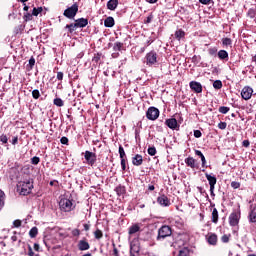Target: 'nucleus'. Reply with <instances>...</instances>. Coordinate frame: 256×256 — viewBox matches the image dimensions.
Masks as SVG:
<instances>
[{
    "label": "nucleus",
    "mask_w": 256,
    "mask_h": 256,
    "mask_svg": "<svg viewBox=\"0 0 256 256\" xmlns=\"http://www.w3.org/2000/svg\"><path fill=\"white\" fill-rule=\"evenodd\" d=\"M17 191L20 193V195L27 196L31 195V192L33 191V180H25V181H19L17 183Z\"/></svg>",
    "instance_id": "obj_1"
},
{
    "label": "nucleus",
    "mask_w": 256,
    "mask_h": 256,
    "mask_svg": "<svg viewBox=\"0 0 256 256\" xmlns=\"http://www.w3.org/2000/svg\"><path fill=\"white\" fill-rule=\"evenodd\" d=\"M59 207L63 213H71L75 209V204H73V200L63 197L59 201Z\"/></svg>",
    "instance_id": "obj_2"
},
{
    "label": "nucleus",
    "mask_w": 256,
    "mask_h": 256,
    "mask_svg": "<svg viewBox=\"0 0 256 256\" xmlns=\"http://www.w3.org/2000/svg\"><path fill=\"white\" fill-rule=\"evenodd\" d=\"M144 63L148 67H153L159 63V54L155 50L148 52L144 57Z\"/></svg>",
    "instance_id": "obj_3"
},
{
    "label": "nucleus",
    "mask_w": 256,
    "mask_h": 256,
    "mask_svg": "<svg viewBox=\"0 0 256 256\" xmlns=\"http://www.w3.org/2000/svg\"><path fill=\"white\" fill-rule=\"evenodd\" d=\"M173 235V229L169 225H163L158 229L157 241H163L167 239V237H171Z\"/></svg>",
    "instance_id": "obj_4"
},
{
    "label": "nucleus",
    "mask_w": 256,
    "mask_h": 256,
    "mask_svg": "<svg viewBox=\"0 0 256 256\" xmlns=\"http://www.w3.org/2000/svg\"><path fill=\"white\" fill-rule=\"evenodd\" d=\"M130 256H141V243L139 239H133L130 243Z\"/></svg>",
    "instance_id": "obj_5"
},
{
    "label": "nucleus",
    "mask_w": 256,
    "mask_h": 256,
    "mask_svg": "<svg viewBox=\"0 0 256 256\" xmlns=\"http://www.w3.org/2000/svg\"><path fill=\"white\" fill-rule=\"evenodd\" d=\"M79 12V4L75 2L71 7H68L66 10H64V17H67V19H75V16Z\"/></svg>",
    "instance_id": "obj_6"
},
{
    "label": "nucleus",
    "mask_w": 256,
    "mask_h": 256,
    "mask_svg": "<svg viewBox=\"0 0 256 256\" xmlns=\"http://www.w3.org/2000/svg\"><path fill=\"white\" fill-rule=\"evenodd\" d=\"M205 177L210 186V195L215 197V185H217V177L214 174L205 173Z\"/></svg>",
    "instance_id": "obj_7"
},
{
    "label": "nucleus",
    "mask_w": 256,
    "mask_h": 256,
    "mask_svg": "<svg viewBox=\"0 0 256 256\" xmlns=\"http://www.w3.org/2000/svg\"><path fill=\"white\" fill-rule=\"evenodd\" d=\"M240 219H241V210H236L232 212L229 216V225L231 227H237V225H239Z\"/></svg>",
    "instance_id": "obj_8"
},
{
    "label": "nucleus",
    "mask_w": 256,
    "mask_h": 256,
    "mask_svg": "<svg viewBox=\"0 0 256 256\" xmlns=\"http://www.w3.org/2000/svg\"><path fill=\"white\" fill-rule=\"evenodd\" d=\"M84 159L87 163V165H90V167H93V165H95V163H97V154L86 150L84 153Z\"/></svg>",
    "instance_id": "obj_9"
},
{
    "label": "nucleus",
    "mask_w": 256,
    "mask_h": 256,
    "mask_svg": "<svg viewBox=\"0 0 256 256\" xmlns=\"http://www.w3.org/2000/svg\"><path fill=\"white\" fill-rule=\"evenodd\" d=\"M159 113V109L151 106L146 112V117L149 119V121H157V119H159Z\"/></svg>",
    "instance_id": "obj_10"
},
{
    "label": "nucleus",
    "mask_w": 256,
    "mask_h": 256,
    "mask_svg": "<svg viewBox=\"0 0 256 256\" xmlns=\"http://www.w3.org/2000/svg\"><path fill=\"white\" fill-rule=\"evenodd\" d=\"M205 239L208 245H211L212 247H217V244L219 243V237L217 236L216 233H213V232H209L205 236Z\"/></svg>",
    "instance_id": "obj_11"
},
{
    "label": "nucleus",
    "mask_w": 256,
    "mask_h": 256,
    "mask_svg": "<svg viewBox=\"0 0 256 256\" xmlns=\"http://www.w3.org/2000/svg\"><path fill=\"white\" fill-rule=\"evenodd\" d=\"M165 126L169 127V129H172V131H179V122H177V119L175 118H168L165 120Z\"/></svg>",
    "instance_id": "obj_12"
},
{
    "label": "nucleus",
    "mask_w": 256,
    "mask_h": 256,
    "mask_svg": "<svg viewBox=\"0 0 256 256\" xmlns=\"http://www.w3.org/2000/svg\"><path fill=\"white\" fill-rule=\"evenodd\" d=\"M157 203H158V205H161V207H170L171 199H169V197H167V195L162 194L157 197Z\"/></svg>",
    "instance_id": "obj_13"
},
{
    "label": "nucleus",
    "mask_w": 256,
    "mask_h": 256,
    "mask_svg": "<svg viewBox=\"0 0 256 256\" xmlns=\"http://www.w3.org/2000/svg\"><path fill=\"white\" fill-rule=\"evenodd\" d=\"M241 97L245 101H249V99H251V97H253V88H251L249 86H245L241 91Z\"/></svg>",
    "instance_id": "obj_14"
},
{
    "label": "nucleus",
    "mask_w": 256,
    "mask_h": 256,
    "mask_svg": "<svg viewBox=\"0 0 256 256\" xmlns=\"http://www.w3.org/2000/svg\"><path fill=\"white\" fill-rule=\"evenodd\" d=\"M191 91L194 93H203V85L197 81H191L189 83Z\"/></svg>",
    "instance_id": "obj_15"
},
{
    "label": "nucleus",
    "mask_w": 256,
    "mask_h": 256,
    "mask_svg": "<svg viewBox=\"0 0 256 256\" xmlns=\"http://www.w3.org/2000/svg\"><path fill=\"white\" fill-rule=\"evenodd\" d=\"M78 249L79 251H89V249H91V245L87 239H83L78 242Z\"/></svg>",
    "instance_id": "obj_16"
},
{
    "label": "nucleus",
    "mask_w": 256,
    "mask_h": 256,
    "mask_svg": "<svg viewBox=\"0 0 256 256\" xmlns=\"http://www.w3.org/2000/svg\"><path fill=\"white\" fill-rule=\"evenodd\" d=\"M132 165L135 167H141V165H143V156L141 154H136L132 157Z\"/></svg>",
    "instance_id": "obj_17"
},
{
    "label": "nucleus",
    "mask_w": 256,
    "mask_h": 256,
    "mask_svg": "<svg viewBox=\"0 0 256 256\" xmlns=\"http://www.w3.org/2000/svg\"><path fill=\"white\" fill-rule=\"evenodd\" d=\"M76 26L78 29H83L89 25V19L87 18H79L75 20Z\"/></svg>",
    "instance_id": "obj_18"
},
{
    "label": "nucleus",
    "mask_w": 256,
    "mask_h": 256,
    "mask_svg": "<svg viewBox=\"0 0 256 256\" xmlns=\"http://www.w3.org/2000/svg\"><path fill=\"white\" fill-rule=\"evenodd\" d=\"M184 161L187 167H190L191 169H197V160H195V158L189 156Z\"/></svg>",
    "instance_id": "obj_19"
},
{
    "label": "nucleus",
    "mask_w": 256,
    "mask_h": 256,
    "mask_svg": "<svg viewBox=\"0 0 256 256\" xmlns=\"http://www.w3.org/2000/svg\"><path fill=\"white\" fill-rule=\"evenodd\" d=\"M118 6H119V0H109L107 2V9H109V11H115Z\"/></svg>",
    "instance_id": "obj_20"
},
{
    "label": "nucleus",
    "mask_w": 256,
    "mask_h": 256,
    "mask_svg": "<svg viewBox=\"0 0 256 256\" xmlns=\"http://www.w3.org/2000/svg\"><path fill=\"white\" fill-rule=\"evenodd\" d=\"M115 192L118 195V197H123V195L127 193V189L125 188V186L120 184L115 188Z\"/></svg>",
    "instance_id": "obj_21"
},
{
    "label": "nucleus",
    "mask_w": 256,
    "mask_h": 256,
    "mask_svg": "<svg viewBox=\"0 0 256 256\" xmlns=\"http://www.w3.org/2000/svg\"><path fill=\"white\" fill-rule=\"evenodd\" d=\"M141 231V226L139 224H133L129 227L128 233L129 235H135V233H139Z\"/></svg>",
    "instance_id": "obj_22"
},
{
    "label": "nucleus",
    "mask_w": 256,
    "mask_h": 256,
    "mask_svg": "<svg viewBox=\"0 0 256 256\" xmlns=\"http://www.w3.org/2000/svg\"><path fill=\"white\" fill-rule=\"evenodd\" d=\"M249 219L251 223H256V204L251 206V211L249 213Z\"/></svg>",
    "instance_id": "obj_23"
},
{
    "label": "nucleus",
    "mask_w": 256,
    "mask_h": 256,
    "mask_svg": "<svg viewBox=\"0 0 256 256\" xmlns=\"http://www.w3.org/2000/svg\"><path fill=\"white\" fill-rule=\"evenodd\" d=\"M104 26L108 28L115 27V19L111 16L107 17L104 20Z\"/></svg>",
    "instance_id": "obj_24"
},
{
    "label": "nucleus",
    "mask_w": 256,
    "mask_h": 256,
    "mask_svg": "<svg viewBox=\"0 0 256 256\" xmlns=\"http://www.w3.org/2000/svg\"><path fill=\"white\" fill-rule=\"evenodd\" d=\"M10 179H19V169L12 167L9 171Z\"/></svg>",
    "instance_id": "obj_25"
},
{
    "label": "nucleus",
    "mask_w": 256,
    "mask_h": 256,
    "mask_svg": "<svg viewBox=\"0 0 256 256\" xmlns=\"http://www.w3.org/2000/svg\"><path fill=\"white\" fill-rule=\"evenodd\" d=\"M218 58L222 61H228L229 60V53L226 50H220L218 52Z\"/></svg>",
    "instance_id": "obj_26"
},
{
    "label": "nucleus",
    "mask_w": 256,
    "mask_h": 256,
    "mask_svg": "<svg viewBox=\"0 0 256 256\" xmlns=\"http://www.w3.org/2000/svg\"><path fill=\"white\" fill-rule=\"evenodd\" d=\"M195 155L200 157L202 161V167H207V159H205V155H203V152H201L200 150H195Z\"/></svg>",
    "instance_id": "obj_27"
},
{
    "label": "nucleus",
    "mask_w": 256,
    "mask_h": 256,
    "mask_svg": "<svg viewBox=\"0 0 256 256\" xmlns=\"http://www.w3.org/2000/svg\"><path fill=\"white\" fill-rule=\"evenodd\" d=\"M212 223H219V211H217V208H214L212 211Z\"/></svg>",
    "instance_id": "obj_28"
},
{
    "label": "nucleus",
    "mask_w": 256,
    "mask_h": 256,
    "mask_svg": "<svg viewBox=\"0 0 256 256\" xmlns=\"http://www.w3.org/2000/svg\"><path fill=\"white\" fill-rule=\"evenodd\" d=\"M175 39H177V41H181V39H184L185 37V31H183V29H179L175 32Z\"/></svg>",
    "instance_id": "obj_29"
},
{
    "label": "nucleus",
    "mask_w": 256,
    "mask_h": 256,
    "mask_svg": "<svg viewBox=\"0 0 256 256\" xmlns=\"http://www.w3.org/2000/svg\"><path fill=\"white\" fill-rule=\"evenodd\" d=\"M37 235H39V229L34 226L30 229L29 236L31 237V239H35V237H37Z\"/></svg>",
    "instance_id": "obj_30"
},
{
    "label": "nucleus",
    "mask_w": 256,
    "mask_h": 256,
    "mask_svg": "<svg viewBox=\"0 0 256 256\" xmlns=\"http://www.w3.org/2000/svg\"><path fill=\"white\" fill-rule=\"evenodd\" d=\"M101 57H105L103 56V53H96L94 54L93 58H92V62L96 63V65H98L99 61H101Z\"/></svg>",
    "instance_id": "obj_31"
},
{
    "label": "nucleus",
    "mask_w": 256,
    "mask_h": 256,
    "mask_svg": "<svg viewBox=\"0 0 256 256\" xmlns=\"http://www.w3.org/2000/svg\"><path fill=\"white\" fill-rule=\"evenodd\" d=\"M33 67H35V58L32 56L29 59V63L26 66L27 71H31L33 69Z\"/></svg>",
    "instance_id": "obj_32"
},
{
    "label": "nucleus",
    "mask_w": 256,
    "mask_h": 256,
    "mask_svg": "<svg viewBox=\"0 0 256 256\" xmlns=\"http://www.w3.org/2000/svg\"><path fill=\"white\" fill-rule=\"evenodd\" d=\"M66 29H68L69 33H73V31H75V29H78L77 22L71 23V24H67L66 25Z\"/></svg>",
    "instance_id": "obj_33"
},
{
    "label": "nucleus",
    "mask_w": 256,
    "mask_h": 256,
    "mask_svg": "<svg viewBox=\"0 0 256 256\" xmlns=\"http://www.w3.org/2000/svg\"><path fill=\"white\" fill-rule=\"evenodd\" d=\"M222 45H224V47H231V45H233V40H231V38H223Z\"/></svg>",
    "instance_id": "obj_34"
},
{
    "label": "nucleus",
    "mask_w": 256,
    "mask_h": 256,
    "mask_svg": "<svg viewBox=\"0 0 256 256\" xmlns=\"http://www.w3.org/2000/svg\"><path fill=\"white\" fill-rule=\"evenodd\" d=\"M189 253H190L189 248L184 247L179 250V253L177 256H189Z\"/></svg>",
    "instance_id": "obj_35"
},
{
    "label": "nucleus",
    "mask_w": 256,
    "mask_h": 256,
    "mask_svg": "<svg viewBox=\"0 0 256 256\" xmlns=\"http://www.w3.org/2000/svg\"><path fill=\"white\" fill-rule=\"evenodd\" d=\"M208 54L210 55V57H217L218 53H217V47H211L208 49Z\"/></svg>",
    "instance_id": "obj_36"
},
{
    "label": "nucleus",
    "mask_w": 256,
    "mask_h": 256,
    "mask_svg": "<svg viewBox=\"0 0 256 256\" xmlns=\"http://www.w3.org/2000/svg\"><path fill=\"white\" fill-rule=\"evenodd\" d=\"M119 155L120 159H127V154L125 153V149L123 148L122 145L119 146Z\"/></svg>",
    "instance_id": "obj_37"
},
{
    "label": "nucleus",
    "mask_w": 256,
    "mask_h": 256,
    "mask_svg": "<svg viewBox=\"0 0 256 256\" xmlns=\"http://www.w3.org/2000/svg\"><path fill=\"white\" fill-rule=\"evenodd\" d=\"M53 103L56 105V107H63V105H65V102H63L61 98H55Z\"/></svg>",
    "instance_id": "obj_38"
},
{
    "label": "nucleus",
    "mask_w": 256,
    "mask_h": 256,
    "mask_svg": "<svg viewBox=\"0 0 256 256\" xmlns=\"http://www.w3.org/2000/svg\"><path fill=\"white\" fill-rule=\"evenodd\" d=\"M220 239L222 243H229V241H231V234H224Z\"/></svg>",
    "instance_id": "obj_39"
},
{
    "label": "nucleus",
    "mask_w": 256,
    "mask_h": 256,
    "mask_svg": "<svg viewBox=\"0 0 256 256\" xmlns=\"http://www.w3.org/2000/svg\"><path fill=\"white\" fill-rule=\"evenodd\" d=\"M39 13H43V7H38V8H33L32 10V15L34 17H37L39 15Z\"/></svg>",
    "instance_id": "obj_40"
},
{
    "label": "nucleus",
    "mask_w": 256,
    "mask_h": 256,
    "mask_svg": "<svg viewBox=\"0 0 256 256\" xmlns=\"http://www.w3.org/2000/svg\"><path fill=\"white\" fill-rule=\"evenodd\" d=\"M214 89H222L223 88V82L221 80H216L213 82Z\"/></svg>",
    "instance_id": "obj_41"
},
{
    "label": "nucleus",
    "mask_w": 256,
    "mask_h": 256,
    "mask_svg": "<svg viewBox=\"0 0 256 256\" xmlns=\"http://www.w3.org/2000/svg\"><path fill=\"white\" fill-rule=\"evenodd\" d=\"M148 155H150L151 157H155V155H157V149L155 148V146L148 148Z\"/></svg>",
    "instance_id": "obj_42"
},
{
    "label": "nucleus",
    "mask_w": 256,
    "mask_h": 256,
    "mask_svg": "<svg viewBox=\"0 0 256 256\" xmlns=\"http://www.w3.org/2000/svg\"><path fill=\"white\" fill-rule=\"evenodd\" d=\"M218 111L219 113H222V115H227V112L230 111V108L227 106H220Z\"/></svg>",
    "instance_id": "obj_43"
},
{
    "label": "nucleus",
    "mask_w": 256,
    "mask_h": 256,
    "mask_svg": "<svg viewBox=\"0 0 256 256\" xmlns=\"http://www.w3.org/2000/svg\"><path fill=\"white\" fill-rule=\"evenodd\" d=\"M0 142L3 145H7L9 143V138L7 137V135L5 134L0 135Z\"/></svg>",
    "instance_id": "obj_44"
},
{
    "label": "nucleus",
    "mask_w": 256,
    "mask_h": 256,
    "mask_svg": "<svg viewBox=\"0 0 256 256\" xmlns=\"http://www.w3.org/2000/svg\"><path fill=\"white\" fill-rule=\"evenodd\" d=\"M94 237L95 239H103V231H101L100 229H97L95 232H94Z\"/></svg>",
    "instance_id": "obj_45"
},
{
    "label": "nucleus",
    "mask_w": 256,
    "mask_h": 256,
    "mask_svg": "<svg viewBox=\"0 0 256 256\" xmlns=\"http://www.w3.org/2000/svg\"><path fill=\"white\" fill-rule=\"evenodd\" d=\"M121 49H123V43L116 42L113 46V51H121Z\"/></svg>",
    "instance_id": "obj_46"
},
{
    "label": "nucleus",
    "mask_w": 256,
    "mask_h": 256,
    "mask_svg": "<svg viewBox=\"0 0 256 256\" xmlns=\"http://www.w3.org/2000/svg\"><path fill=\"white\" fill-rule=\"evenodd\" d=\"M24 21H33V14L26 12L23 16Z\"/></svg>",
    "instance_id": "obj_47"
},
{
    "label": "nucleus",
    "mask_w": 256,
    "mask_h": 256,
    "mask_svg": "<svg viewBox=\"0 0 256 256\" xmlns=\"http://www.w3.org/2000/svg\"><path fill=\"white\" fill-rule=\"evenodd\" d=\"M112 245H113V250L110 253V255L111 256H119V249H117V246L115 244H112Z\"/></svg>",
    "instance_id": "obj_48"
},
{
    "label": "nucleus",
    "mask_w": 256,
    "mask_h": 256,
    "mask_svg": "<svg viewBox=\"0 0 256 256\" xmlns=\"http://www.w3.org/2000/svg\"><path fill=\"white\" fill-rule=\"evenodd\" d=\"M32 97H33V99H39V97H41V92H39V90H37V89L33 90Z\"/></svg>",
    "instance_id": "obj_49"
},
{
    "label": "nucleus",
    "mask_w": 256,
    "mask_h": 256,
    "mask_svg": "<svg viewBox=\"0 0 256 256\" xmlns=\"http://www.w3.org/2000/svg\"><path fill=\"white\" fill-rule=\"evenodd\" d=\"M121 167H122V171L127 170V158H122L121 159Z\"/></svg>",
    "instance_id": "obj_50"
},
{
    "label": "nucleus",
    "mask_w": 256,
    "mask_h": 256,
    "mask_svg": "<svg viewBox=\"0 0 256 256\" xmlns=\"http://www.w3.org/2000/svg\"><path fill=\"white\" fill-rule=\"evenodd\" d=\"M248 17H250V19H256V11L253 9H250L248 11Z\"/></svg>",
    "instance_id": "obj_51"
},
{
    "label": "nucleus",
    "mask_w": 256,
    "mask_h": 256,
    "mask_svg": "<svg viewBox=\"0 0 256 256\" xmlns=\"http://www.w3.org/2000/svg\"><path fill=\"white\" fill-rule=\"evenodd\" d=\"M41 159L37 156H34L32 159H31V163L32 165H39Z\"/></svg>",
    "instance_id": "obj_52"
},
{
    "label": "nucleus",
    "mask_w": 256,
    "mask_h": 256,
    "mask_svg": "<svg viewBox=\"0 0 256 256\" xmlns=\"http://www.w3.org/2000/svg\"><path fill=\"white\" fill-rule=\"evenodd\" d=\"M231 187H232V189H239V187H241V183H239L237 181H233V182H231Z\"/></svg>",
    "instance_id": "obj_53"
},
{
    "label": "nucleus",
    "mask_w": 256,
    "mask_h": 256,
    "mask_svg": "<svg viewBox=\"0 0 256 256\" xmlns=\"http://www.w3.org/2000/svg\"><path fill=\"white\" fill-rule=\"evenodd\" d=\"M60 143L62 145H69V138L63 136L61 139H60Z\"/></svg>",
    "instance_id": "obj_54"
},
{
    "label": "nucleus",
    "mask_w": 256,
    "mask_h": 256,
    "mask_svg": "<svg viewBox=\"0 0 256 256\" xmlns=\"http://www.w3.org/2000/svg\"><path fill=\"white\" fill-rule=\"evenodd\" d=\"M218 128L221 129V131H224V129H227V122H220Z\"/></svg>",
    "instance_id": "obj_55"
},
{
    "label": "nucleus",
    "mask_w": 256,
    "mask_h": 256,
    "mask_svg": "<svg viewBox=\"0 0 256 256\" xmlns=\"http://www.w3.org/2000/svg\"><path fill=\"white\" fill-rule=\"evenodd\" d=\"M202 135L201 130H194V137H196V139L201 138Z\"/></svg>",
    "instance_id": "obj_56"
},
{
    "label": "nucleus",
    "mask_w": 256,
    "mask_h": 256,
    "mask_svg": "<svg viewBox=\"0 0 256 256\" xmlns=\"http://www.w3.org/2000/svg\"><path fill=\"white\" fill-rule=\"evenodd\" d=\"M72 235H73V237H79V235H81V231L76 228V229L72 230Z\"/></svg>",
    "instance_id": "obj_57"
},
{
    "label": "nucleus",
    "mask_w": 256,
    "mask_h": 256,
    "mask_svg": "<svg viewBox=\"0 0 256 256\" xmlns=\"http://www.w3.org/2000/svg\"><path fill=\"white\" fill-rule=\"evenodd\" d=\"M199 3H201V5H211L213 0H199Z\"/></svg>",
    "instance_id": "obj_58"
},
{
    "label": "nucleus",
    "mask_w": 256,
    "mask_h": 256,
    "mask_svg": "<svg viewBox=\"0 0 256 256\" xmlns=\"http://www.w3.org/2000/svg\"><path fill=\"white\" fill-rule=\"evenodd\" d=\"M22 224H23V222L21 220H14V222H13V225L16 228L21 227Z\"/></svg>",
    "instance_id": "obj_59"
},
{
    "label": "nucleus",
    "mask_w": 256,
    "mask_h": 256,
    "mask_svg": "<svg viewBox=\"0 0 256 256\" xmlns=\"http://www.w3.org/2000/svg\"><path fill=\"white\" fill-rule=\"evenodd\" d=\"M49 185L51 186V187H59V181H57V180H52V181H50V183H49Z\"/></svg>",
    "instance_id": "obj_60"
},
{
    "label": "nucleus",
    "mask_w": 256,
    "mask_h": 256,
    "mask_svg": "<svg viewBox=\"0 0 256 256\" xmlns=\"http://www.w3.org/2000/svg\"><path fill=\"white\" fill-rule=\"evenodd\" d=\"M28 255L35 256V252H33V248L31 247V245H28Z\"/></svg>",
    "instance_id": "obj_61"
},
{
    "label": "nucleus",
    "mask_w": 256,
    "mask_h": 256,
    "mask_svg": "<svg viewBox=\"0 0 256 256\" xmlns=\"http://www.w3.org/2000/svg\"><path fill=\"white\" fill-rule=\"evenodd\" d=\"M151 21H153V14H150V15L146 18L145 23H146V24H149V23H151Z\"/></svg>",
    "instance_id": "obj_62"
},
{
    "label": "nucleus",
    "mask_w": 256,
    "mask_h": 256,
    "mask_svg": "<svg viewBox=\"0 0 256 256\" xmlns=\"http://www.w3.org/2000/svg\"><path fill=\"white\" fill-rule=\"evenodd\" d=\"M64 74L63 72H57V79L58 81H63Z\"/></svg>",
    "instance_id": "obj_63"
},
{
    "label": "nucleus",
    "mask_w": 256,
    "mask_h": 256,
    "mask_svg": "<svg viewBox=\"0 0 256 256\" xmlns=\"http://www.w3.org/2000/svg\"><path fill=\"white\" fill-rule=\"evenodd\" d=\"M242 145H243V147H249L250 145H251V142H249V140H244L243 142H242Z\"/></svg>",
    "instance_id": "obj_64"
}]
</instances>
